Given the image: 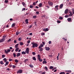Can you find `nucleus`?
Instances as JSON below:
<instances>
[{"label": "nucleus", "mask_w": 74, "mask_h": 74, "mask_svg": "<svg viewBox=\"0 0 74 74\" xmlns=\"http://www.w3.org/2000/svg\"><path fill=\"white\" fill-rule=\"evenodd\" d=\"M40 58V56L39 55H38V59H39Z\"/></svg>", "instance_id": "nucleus-31"}, {"label": "nucleus", "mask_w": 74, "mask_h": 74, "mask_svg": "<svg viewBox=\"0 0 74 74\" xmlns=\"http://www.w3.org/2000/svg\"><path fill=\"white\" fill-rule=\"evenodd\" d=\"M41 34L42 36H44L45 34V33H41Z\"/></svg>", "instance_id": "nucleus-48"}, {"label": "nucleus", "mask_w": 74, "mask_h": 74, "mask_svg": "<svg viewBox=\"0 0 74 74\" xmlns=\"http://www.w3.org/2000/svg\"><path fill=\"white\" fill-rule=\"evenodd\" d=\"M31 44L33 45L32 48H34L35 47H38V44L37 43H34L32 42Z\"/></svg>", "instance_id": "nucleus-1"}, {"label": "nucleus", "mask_w": 74, "mask_h": 74, "mask_svg": "<svg viewBox=\"0 0 74 74\" xmlns=\"http://www.w3.org/2000/svg\"><path fill=\"white\" fill-rule=\"evenodd\" d=\"M68 11H69L68 9H66L64 11V13L66 14H67L68 13Z\"/></svg>", "instance_id": "nucleus-10"}, {"label": "nucleus", "mask_w": 74, "mask_h": 74, "mask_svg": "<svg viewBox=\"0 0 74 74\" xmlns=\"http://www.w3.org/2000/svg\"><path fill=\"white\" fill-rule=\"evenodd\" d=\"M40 45L41 46V47H44V45H43L42 44H41V45Z\"/></svg>", "instance_id": "nucleus-53"}, {"label": "nucleus", "mask_w": 74, "mask_h": 74, "mask_svg": "<svg viewBox=\"0 0 74 74\" xmlns=\"http://www.w3.org/2000/svg\"><path fill=\"white\" fill-rule=\"evenodd\" d=\"M21 56V54L20 53H17V55H16V56L17 57H18V56Z\"/></svg>", "instance_id": "nucleus-15"}, {"label": "nucleus", "mask_w": 74, "mask_h": 74, "mask_svg": "<svg viewBox=\"0 0 74 74\" xmlns=\"http://www.w3.org/2000/svg\"><path fill=\"white\" fill-rule=\"evenodd\" d=\"M5 50V52L6 53V54L7 55L8 53V52H10L11 51V50L10 49H9L8 50Z\"/></svg>", "instance_id": "nucleus-2"}, {"label": "nucleus", "mask_w": 74, "mask_h": 74, "mask_svg": "<svg viewBox=\"0 0 74 74\" xmlns=\"http://www.w3.org/2000/svg\"><path fill=\"white\" fill-rule=\"evenodd\" d=\"M63 4H61L60 6V8L61 9L63 8Z\"/></svg>", "instance_id": "nucleus-12"}, {"label": "nucleus", "mask_w": 74, "mask_h": 74, "mask_svg": "<svg viewBox=\"0 0 74 74\" xmlns=\"http://www.w3.org/2000/svg\"><path fill=\"white\" fill-rule=\"evenodd\" d=\"M32 54H33V55H36V53H35L34 52H33Z\"/></svg>", "instance_id": "nucleus-44"}, {"label": "nucleus", "mask_w": 74, "mask_h": 74, "mask_svg": "<svg viewBox=\"0 0 74 74\" xmlns=\"http://www.w3.org/2000/svg\"><path fill=\"white\" fill-rule=\"evenodd\" d=\"M36 16H33V18H36Z\"/></svg>", "instance_id": "nucleus-52"}, {"label": "nucleus", "mask_w": 74, "mask_h": 74, "mask_svg": "<svg viewBox=\"0 0 74 74\" xmlns=\"http://www.w3.org/2000/svg\"><path fill=\"white\" fill-rule=\"evenodd\" d=\"M45 50H46L47 51H49L50 50V48L49 47H45Z\"/></svg>", "instance_id": "nucleus-9"}, {"label": "nucleus", "mask_w": 74, "mask_h": 74, "mask_svg": "<svg viewBox=\"0 0 74 74\" xmlns=\"http://www.w3.org/2000/svg\"><path fill=\"white\" fill-rule=\"evenodd\" d=\"M53 67L52 66H50V69H53Z\"/></svg>", "instance_id": "nucleus-38"}, {"label": "nucleus", "mask_w": 74, "mask_h": 74, "mask_svg": "<svg viewBox=\"0 0 74 74\" xmlns=\"http://www.w3.org/2000/svg\"><path fill=\"white\" fill-rule=\"evenodd\" d=\"M45 74V72H43L42 73V74Z\"/></svg>", "instance_id": "nucleus-64"}, {"label": "nucleus", "mask_w": 74, "mask_h": 74, "mask_svg": "<svg viewBox=\"0 0 74 74\" xmlns=\"http://www.w3.org/2000/svg\"><path fill=\"white\" fill-rule=\"evenodd\" d=\"M29 67H32V68L33 67V65L32 64H29Z\"/></svg>", "instance_id": "nucleus-28"}, {"label": "nucleus", "mask_w": 74, "mask_h": 74, "mask_svg": "<svg viewBox=\"0 0 74 74\" xmlns=\"http://www.w3.org/2000/svg\"><path fill=\"white\" fill-rule=\"evenodd\" d=\"M16 35H18V34H19V32H17L16 33Z\"/></svg>", "instance_id": "nucleus-47"}, {"label": "nucleus", "mask_w": 74, "mask_h": 74, "mask_svg": "<svg viewBox=\"0 0 74 74\" xmlns=\"http://www.w3.org/2000/svg\"><path fill=\"white\" fill-rule=\"evenodd\" d=\"M69 16H73V14H69Z\"/></svg>", "instance_id": "nucleus-45"}, {"label": "nucleus", "mask_w": 74, "mask_h": 74, "mask_svg": "<svg viewBox=\"0 0 74 74\" xmlns=\"http://www.w3.org/2000/svg\"><path fill=\"white\" fill-rule=\"evenodd\" d=\"M45 69L46 71H48V68H47V67L45 66Z\"/></svg>", "instance_id": "nucleus-30"}, {"label": "nucleus", "mask_w": 74, "mask_h": 74, "mask_svg": "<svg viewBox=\"0 0 74 74\" xmlns=\"http://www.w3.org/2000/svg\"><path fill=\"white\" fill-rule=\"evenodd\" d=\"M48 4H49V5H50V6L52 5H53V2H51V1H49L48 2Z\"/></svg>", "instance_id": "nucleus-4"}, {"label": "nucleus", "mask_w": 74, "mask_h": 74, "mask_svg": "<svg viewBox=\"0 0 74 74\" xmlns=\"http://www.w3.org/2000/svg\"><path fill=\"white\" fill-rule=\"evenodd\" d=\"M38 60L40 62H42V60L40 58H39L38 59Z\"/></svg>", "instance_id": "nucleus-29"}, {"label": "nucleus", "mask_w": 74, "mask_h": 74, "mask_svg": "<svg viewBox=\"0 0 74 74\" xmlns=\"http://www.w3.org/2000/svg\"><path fill=\"white\" fill-rule=\"evenodd\" d=\"M12 64H10L9 65V67H12Z\"/></svg>", "instance_id": "nucleus-60"}, {"label": "nucleus", "mask_w": 74, "mask_h": 74, "mask_svg": "<svg viewBox=\"0 0 74 74\" xmlns=\"http://www.w3.org/2000/svg\"><path fill=\"white\" fill-rule=\"evenodd\" d=\"M58 5H57L56 6H55V11H58Z\"/></svg>", "instance_id": "nucleus-6"}, {"label": "nucleus", "mask_w": 74, "mask_h": 74, "mask_svg": "<svg viewBox=\"0 0 74 74\" xmlns=\"http://www.w3.org/2000/svg\"><path fill=\"white\" fill-rule=\"evenodd\" d=\"M67 21L68 22H71V18H68Z\"/></svg>", "instance_id": "nucleus-8"}, {"label": "nucleus", "mask_w": 74, "mask_h": 74, "mask_svg": "<svg viewBox=\"0 0 74 74\" xmlns=\"http://www.w3.org/2000/svg\"><path fill=\"white\" fill-rule=\"evenodd\" d=\"M69 15H66L65 16V18H68L69 17Z\"/></svg>", "instance_id": "nucleus-43"}, {"label": "nucleus", "mask_w": 74, "mask_h": 74, "mask_svg": "<svg viewBox=\"0 0 74 74\" xmlns=\"http://www.w3.org/2000/svg\"><path fill=\"white\" fill-rule=\"evenodd\" d=\"M22 73V70H19L17 72V73Z\"/></svg>", "instance_id": "nucleus-11"}, {"label": "nucleus", "mask_w": 74, "mask_h": 74, "mask_svg": "<svg viewBox=\"0 0 74 74\" xmlns=\"http://www.w3.org/2000/svg\"><path fill=\"white\" fill-rule=\"evenodd\" d=\"M49 58H52V55H49Z\"/></svg>", "instance_id": "nucleus-51"}, {"label": "nucleus", "mask_w": 74, "mask_h": 74, "mask_svg": "<svg viewBox=\"0 0 74 74\" xmlns=\"http://www.w3.org/2000/svg\"><path fill=\"white\" fill-rule=\"evenodd\" d=\"M69 13H70V14H72V12H71V11L69 10Z\"/></svg>", "instance_id": "nucleus-61"}, {"label": "nucleus", "mask_w": 74, "mask_h": 74, "mask_svg": "<svg viewBox=\"0 0 74 74\" xmlns=\"http://www.w3.org/2000/svg\"><path fill=\"white\" fill-rule=\"evenodd\" d=\"M20 45H23V43L22 42H21L20 43Z\"/></svg>", "instance_id": "nucleus-40"}, {"label": "nucleus", "mask_w": 74, "mask_h": 74, "mask_svg": "<svg viewBox=\"0 0 74 74\" xmlns=\"http://www.w3.org/2000/svg\"><path fill=\"white\" fill-rule=\"evenodd\" d=\"M9 63V62H8L6 61L5 63V66H6L7 65H8V64Z\"/></svg>", "instance_id": "nucleus-16"}, {"label": "nucleus", "mask_w": 74, "mask_h": 74, "mask_svg": "<svg viewBox=\"0 0 74 74\" xmlns=\"http://www.w3.org/2000/svg\"><path fill=\"white\" fill-rule=\"evenodd\" d=\"M43 49H42V48H41L40 49L39 51H42Z\"/></svg>", "instance_id": "nucleus-46"}, {"label": "nucleus", "mask_w": 74, "mask_h": 74, "mask_svg": "<svg viewBox=\"0 0 74 74\" xmlns=\"http://www.w3.org/2000/svg\"><path fill=\"white\" fill-rule=\"evenodd\" d=\"M25 53H27V54L29 53V48H27L26 49V51H25Z\"/></svg>", "instance_id": "nucleus-3"}, {"label": "nucleus", "mask_w": 74, "mask_h": 74, "mask_svg": "<svg viewBox=\"0 0 74 74\" xmlns=\"http://www.w3.org/2000/svg\"><path fill=\"white\" fill-rule=\"evenodd\" d=\"M47 63V61H43V64Z\"/></svg>", "instance_id": "nucleus-25"}, {"label": "nucleus", "mask_w": 74, "mask_h": 74, "mask_svg": "<svg viewBox=\"0 0 74 74\" xmlns=\"http://www.w3.org/2000/svg\"><path fill=\"white\" fill-rule=\"evenodd\" d=\"M59 53H58V56L57 57V60H59Z\"/></svg>", "instance_id": "nucleus-36"}, {"label": "nucleus", "mask_w": 74, "mask_h": 74, "mask_svg": "<svg viewBox=\"0 0 74 74\" xmlns=\"http://www.w3.org/2000/svg\"><path fill=\"white\" fill-rule=\"evenodd\" d=\"M25 22L26 23V24H27L28 23V19H26L25 20Z\"/></svg>", "instance_id": "nucleus-17"}, {"label": "nucleus", "mask_w": 74, "mask_h": 74, "mask_svg": "<svg viewBox=\"0 0 74 74\" xmlns=\"http://www.w3.org/2000/svg\"><path fill=\"white\" fill-rule=\"evenodd\" d=\"M57 22V23H60V21H58Z\"/></svg>", "instance_id": "nucleus-54"}, {"label": "nucleus", "mask_w": 74, "mask_h": 74, "mask_svg": "<svg viewBox=\"0 0 74 74\" xmlns=\"http://www.w3.org/2000/svg\"><path fill=\"white\" fill-rule=\"evenodd\" d=\"M68 72H69V73H71V70H68Z\"/></svg>", "instance_id": "nucleus-57"}, {"label": "nucleus", "mask_w": 74, "mask_h": 74, "mask_svg": "<svg viewBox=\"0 0 74 74\" xmlns=\"http://www.w3.org/2000/svg\"><path fill=\"white\" fill-rule=\"evenodd\" d=\"M72 13L73 14H74V8L72 9Z\"/></svg>", "instance_id": "nucleus-24"}, {"label": "nucleus", "mask_w": 74, "mask_h": 74, "mask_svg": "<svg viewBox=\"0 0 74 74\" xmlns=\"http://www.w3.org/2000/svg\"><path fill=\"white\" fill-rule=\"evenodd\" d=\"M8 0H5L4 1V3H8Z\"/></svg>", "instance_id": "nucleus-22"}, {"label": "nucleus", "mask_w": 74, "mask_h": 74, "mask_svg": "<svg viewBox=\"0 0 74 74\" xmlns=\"http://www.w3.org/2000/svg\"><path fill=\"white\" fill-rule=\"evenodd\" d=\"M49 44H51V41H49Z\"/></svg>", "instance_id": "nucleus-58"}, {"label": "nucleus", "mask_w": 74, "mask_h": 74, "mask_svg": "<svg viewBox=\"0 0 74 74\" xmlns=\"http://www.w3.org/2000/svg\"><path fill=\"white\" fill-rule=\"evenodd\" d=\"M18 45H19V44H17L16 45H15V48H17V47H18Z\"/></svg>", "instance_id": "nucleus-21"}, {"label": "nucleus", "mask_w": 74, "mask_h": 74, "mask_svg": "<svg viewBox=\"0 0 74 74\" xmlns=\"http://www.w3.org/2000/svg\"><path fill=\"white\" fill-rule=\"evenodd\" d=\"M5 40V38H2L1 40H0V42H3Z\"/></svg>", "instance_id": "nucleus-7"}, {"label": "nucleus", "mask_w": 74, "mask_h": 74, "mask_svg": "<svg viewBox=\"0 0 74 74\" xmlns=\"http://www.w3.org/2000/svg\"><path fill=\"white\" fill-rule=\"evenodd\" d=\"M30 40H28L27 41V42L28 44H29L30 43Z\"/></svg>", "instance_id": "nucleus-49"}, {"label": "nucleus", "mask_w": 74, "mask_h": 74, "mask_svg": "<svg viewBox=\"0 0 74 74\" xmlns=\"http://www.w3.org/2000/svg\"><path fill=\"white\" fill-rule=\"evenodd\" d=\"M62 39H63V40H64L65 41H67V39H65L64 38H63Z\"/></svg>", "instance_id": "nucleus-55"}, {"label": "nucleus", "mask_w": 74, "mask_h": 74, "mask_svg": "<svg viewBox=\"0 0 74 74\" xmlns=\"http://www.w3.org/2000/svg\"><path fill=\"white\" fill-rule=\"evenodd\" d=\"M22 4L23 5V6H24V7H26V3H25L23 2L22 3Z\"/></svg>", "instance_id": "nucleus-14"}, {"label": "nucleus", "mask_w": 74, "mask_h": 74, "mask_svg": "<svg viewBox=\"0 0 74 74\" xmlns=\"http://www.w3.org/2000/svg\"><path fill=\"white\" fill-rule=\"evenodd\" d=\"M21 40H22V38H19L18 39V41H21Z\"/></svg>", "instance_id": "nucleus-35"}, {"label": "nucleus", "mask_w": 74, "mask_h": 74, "mask_svg": "<svg viewBox=\"0 0 74 74\" xmlns=\"http://www.w3.org/2000/svg\"><path fill=\"white\" fill-rule=\"evenodd\" d=\"M45 17V15H43L42 16V17Z\"/></svg>", "instance_id": "nucleus-59"}, {"label": "nucleus", "mask_w": 74, "mask_h": 74, "mask_svg": "<svg viewBox=\"0 0 74 74\" xmlns=\"http://www.w3.org/2000/svg\"><path fill=\"white\" fill-rule=\"evenodd\" d=\"M27 61H29V59H25L24 61V62L25 63H26V62H27Z\"/></svg>", "instance_id": "nucleus-18"}, {"label": "nucleus", "mask_w": 74, "mask_h": 74, "mask_svg": "<svg viewBox=\"0 0 74 74\" xmlns=\"http://www.w3.org/2000/svg\"><path fill=\"white\" fill-rule=\"evenodd\" d=\"M60 74H65V72H60Z\"/></svg>", "instance_id": "nucleus-27"}, {"label": "nucleus", "mask_w": 74, "mask_h": 74, "mask_svg": "<svg viewBox=\"0 0 74 74\" xmlns=\"http://www.w3.org/2000/svg\"><path fill=\"white\" fill-rule=\"evenodd\" d=\"M42 6V4L41 3H40L39 4V7H41Z\"/></svg>", "instance_id": "nucleus-13"}, {"label": "nucleus", "mask_w": 74, "mask_h": 74, "mask_svg": "<svg viewBox=\"0 0 74 74\" xmlns=\"http://www.w3.org/2000/svg\"><path fill=\"white\" fill-rule=\"evenodd\" d=\"M59 19H63V17H60Z\"/></svg>", "instance_id": "nucleus-50"}, {"label": "nucleus", "mask_w": 74, "mask_h": 74, "mask_svg": "<svg viewBox=\"0 0 74 74\" xmlns=\"http://www.w3.org/2000/svg\"><path fill=\"white\" fill-rule=\"evenodd\" d=\"M15 67H16V66H15V65H13L12 66V67L13 68H15Z\"/></svg>", "instance_id": "nucleus-56"}, {"label": "nucleus", "mask_w": 74, "mask_h": 74, "mask_svg": "<svg viewBox=\"0 0 74 74\" xmlns=\"http://www.w3.org/2000/svg\"><path fill=\"white\" fill-rule=\"evenodd\" d=\"M21 53L23 54H26V52H25L24 51H23L21 52Z\"/></svg>", "instance_id": "nucleus-33"}, {"label": "nucleus", "mask_w": 74, "mask_h": 74, "mask_svg": "<svg viewBox=\"0 0 74 74\" xmlns=\"http://www.w3.org/2000/svg\"><path fill=\"white\" fill-rule=\"evenodd\" d=\"M15 26V24L14 23H13L12 25V27H13Z\"/></svg>", "instance_id": "nucleus-19"}, {"label": "nucleus", "mask_w": 74, "mask_h": 74, "mask_svg": "<svg viewBox=\"0 0 74 74\" xmlns=\"http://www.w3.org/2000/svg\"><path fill=\"white\" fill-rule=\"evenodd\" d=\"M15 62H16V63H18V60H17L16 59H15Z\"/></svg>", "instance_id": "nucleus-34"}, {"label": "nucleus", "mask_w": 74, "mask_h": 74, "mask_svg": "<svg viewBox=\"0 0 74 74\" xmlns=\"http://www.w3.org/2000/svg\"><path fill=\"white\" fill-rule=\"evenodd\" d=\"M11 39H9L8 41V42H9V41H11Z\"/></svg>", "instance_id": "nucleus-62"}, {"label": "nucleus", "mask_w": 74, "mask_h": 74, "mask_svg": "<svg viewBox=\"0 0 74 74\" xmlns=\"http://www.w3.org/2000/svg\"><path fill=\"white\" fill-rule=\"evenodd\" d=\"M2 57L3 58H5V55H2Z\"/></svg>", "instance_id": "nucleus-37"}, {"label": "nucleus", "mask_w": 74, "mask_h": 74, "mask_svg": "<svg viewBox=\"0 0 74 74\" xmlns=\"http://www.w3.org/2000/svg\"><path fill=\"white\" fill-rule=\"evenodd\" d=\"M49 30V29L48 28H44L43 29V31H45V32H46L47 31H48Z\"/></svg>", "instance_id": "nucleus-5"}, {"label": "nucleus", "mask_w": 74, "mask_h": 74, "mask_svg": "<svg viewBox=\"0 0 74 74\" xmlns=\"http://www.w3.org/2000/svg\"><path fill=\"white\" fill-rule=\"evenodd\" d=\"M14 43H16V40H14Z\"/></svg>", "instance_id": "nucleus-63"}, {"label": "nucleus", "mask_w": 74, "mask_h": 74, "mask_svg": "<svg viewBox=\"0 0 74 74\" xmlns=\"http://www.w3.org/2000/svg\"><path fill=\"white\" fill-rule=\"evenodd\" d=\"M4 62H7V59L5 58L3 59Z\"/></svg>", "instance_id": "nucleus-23"}, {"label": "nucleus", "mask_w": 74, "mask_h": 74, "mask_svg": "<svg viewBox=\"0 0 74 74\" xmlns=\"http://www.w3.org/2000/svg\"><path fill=\"white\" fill-rule=\"evenodd\" d=\"M0 63L1 64H4V63H3V61H0Z\"/></svg>", "instance_id": "nucleus-32"}, {"label": "nucleus", "mask_w": 74, "mask_h": 74, "mask_svg": "<svg viewBox=\"0 0 74 74\" xmlns=\"http://www.w3.org/2000/svg\"><path fill=\"white\" fill-rule=\"evenodd\" d=\"M26 10V8H23L22 9V11H25V10Z\"/></svg>", "instance_id": "nucleus-41"}, {"label": "nucleus", "mask_w": 74, "mask_h": 74, "mask_svg": "<svg viewBox=\"0 0 74 74\" xmlns=\"http://www.w3.org/2000/svg\"><path fill=\"white\" fill-rule=\"evenodd\" d=\"M29 7L30 8H33V5H30L29 6Z\"/></svg>", "instance_id": "nucleus-42"}, {"label": "nucleus", "mask_w": 74, "mask_h": 74, "mask_svg": "<svg viewBox=\"0 0 74 74\" xmlns=\"http://www.w3.org/2000/svg\"><path fill=\"white\" fill-rule=\"evenodd\" d=\"M18 50H19V47L16 48L15 49V52H17L18 51Z\"/></svg>", "instance_id": "nucleus-20"}, {"label": "nucleus", "mask_w": 74, "mask_h": 74, "mask_svg": "<svg viewBox=\"0 0 74 74\" xmlns=\"http://www.w3.org/2000/svg\"><path fill=\"white\" fill-rule=\"evenodd\" d=\"M13 56H14V58H15V57H16V54L15 53H13Z\"/></svg>", "instance_id": "nucleus-39"}, {"label": "nucleus", "mask_w": 74, "mask_h": 74, "mask_svg": "<svg viewBox=\"0 0 74 74\" xmlns=\"http://www.w3.org/2000/svg\"><path fill=\"white\" fill-rule=\"evenodd\" d=\"M33 59L34 60H36V57H33Z\"/></svg>", "instance_id": "nucleus-26"}]
</instances>
